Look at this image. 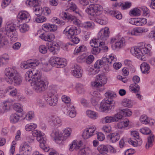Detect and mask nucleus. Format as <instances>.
I'll use <instances>...</instances> for the list:
<instances>
[{"label":"nucleus","mask_w":155,"mask_h":155,"mask_svg":"<svg viewBox=\"0 0 155 155\" xmlns=\"http://www.w3.org/2000/svg\"><path fill=\"white\" fill-rule=\"evenodd\" d=\"M48 48L46 47L45 45H42L39 46V50L41 53L45 54L47 52Z\"/></svg>","instance_id":"obj_58"},{"label":"nucleus","mask_w":155,"mask_h":155,"mask_svg":"<svg viewBox=\"0 0 155 155\" xmlns=\"http://www.w3.org/2000/svg\"><path fill=\"white\" fill-rule=\"evenodd\" d=\"M55 37L54 35L50 34L48 35H46V37L45 39V41L51 42L54 39Z\"/></svg>","instance_id":"obj_63"},{"label":"nucleus","mask_w":155,"mask_h":155,"mask_svg":"<svg viewBox=\"0 0 155 155\" xmlns=\"http://www.w3.org/2000/svg\"><path fill=\"white\" fill-rule=\"evenodd\" d=\"M141 13V12L140 10L137 8H135L130 11L129 14L133 16H138Z\"/></svg>","instance_id":"obj_44"},{"label":"nucleus","mask_w":155,"mask_h":155,"mask_svg":"<svg viewBox=\"0 0 155 155\" xmlns=\"http://www.w3.org/2000/svg\"><path fill=\"white\" fill-rule=\"evenodd\" d=\"M148 31V29L147 28L138 27L134 28L131 32H129V33L132 35L137 36L142 33L147 32Z\"/></svg>","instance_id":"obj_21"},{"label":"nucleus","mask_w":155,"mask_h":155,"mask_svg":"<svg viewBox=\"0 0 155 155\" xmlns=\"http://www.w3.org/2000/svg\"><path fill=\"white\" fill-rule=\"evenodd\" d=\"M37 127V125L36 124L32 123L27 124L25 126V129L26 131H29L35 129Z\"/></svg>","instance_id":"obj_45"},{"label":"nucleus","mask_w":155,"mask_h":155,"mask_svg":"<svg viewBox=\"0 0 155 155\" xmlns=\"http://www.w3.org/2000/svg\"><path fill=\"white\" fill-rule=\"evenodd\" d=\"M103 65H108V64H110L112 61L114 62L116 61V58L112 56L111 54L109 55L108 58L106 57H103L101 60H100Z\"/></svg>","instance_id":"obj_23"},{"label":"nucleus","mask_w":155,"mask_h":155,"mask_svg":"<svg viewBox=\"0 0 155 155\" xmlns=\"http://www.w3.org/2000/svg\"><path fill=\"white\" fill-rule=\"evenodd\" d=\"M68 107H69L71 108V110H69V116L71 118L74 117L76 115V113L74 110V106L71 104H69V106L68 105Z\"/></svg>","instance_id":"obj_47"},{"label":"nucleus","mask_w":155,"mask_h":155,"mask_svg":"<svg viewBox=\"0 0 155 155\" xmlns=\"http://www.w3.org/2000/svg\"><path fill=\"white\" fill-rule=\"evenodd\" d=\"M39 15L38 18H36V21L38 23H41L44 21H45L46 20V18L45 17L43 16Z\"/></svg>","instance_id":"obj_62"},{"label":"nucleus","mask_w":155,"mask_h":155,"mask_svg":"<svg viewBox=\"0 0 155 155\" xmlns=\"http://www.w3.org/2000/svg\"><path fill=\"white\" fill-rule=\"evenodd\" d=\"M129 23L132 25H135L137 26H140V25H141L139 21V19L136 18L130 19Z\"/></svg>","instance_id":"obj_53"},{"label":"nucleus","mask_w":155,"mask_h":155,"mask_svg":"<svg viewBox=\"0 0 155 155\" xmlns=\"http://www.w3.org/2000/svg\"><path fill=\"white\" fill-rule=\"evenodd\" d=\"M120 113H122L123 115L127 117L130 116L132 113L131 110L128 108L120 110Z\"/></svg>","instance_id":"obj_46"},{"label":"nucleus","mask_w":155,"mask_h":155,"mask_svg":"<svg viewBox=\"0 0 155 155\" xmlns=\"http://www.w3.org/2000/svg\"><path fill=\"white\" fill-rule=\"evenodd\" d=\"M39 60L37 59H30L22 63L21 68L26 69L32 67H35L38 66L39 64Z\"/></svg>","instance_id":"obj_13"},{"label":"nucleus","mask_w":155,"mask_h":155,"mask_svg":"<svg viewBox=\"0 0 155 155\" xmlns=\"http://www.w3.org/2000/svg\"><path fill=\"white\" fill-rule=\"evenodd\" d=\"M101 122L104 124L110 123L114 122L113 116H107L103 118L101 120Z\"/></svg>","instance_id":"obj_40"},{"label":"nucleus","mask_w":155,"mask_h":155,"mask_svg":"<svg viewBox=\"0 0 155 155\" xmlns=\"http://www.w3.org/2000/svg\"><path fill=\"white\" fill-rule=\"evenodd\" d=\"M98 46V45H96L92 49L91 52L92 54L97 55L101 52V48Z\"/></svg>","instance_id":"obj_48"},{"label":"nucleus","mask_w":155,"mask_h":155,"mask_svg":"<svg viewBox=\"0 0 155 155\" xmlns=\"http://www.w3.org/2000/svg\"><path fill=\"white\" fill-rule=\"evenodd\" d=\"M41 0H28L26 2L27 5L30 7H33V10L36 13L35 14L38 15H48L51 13L50 9L47 7L43 8L40 9L39 6Z\"/></svg>","instance_id":"obj_3"},{"label":"nucleus","mask_w":155,"mask_h":155,"mask_svg":"<svg viewBox=\"0 0 155 155\" xmlns=\"http://www.w3.org/2000/svg\"><path fill=\"white\" fill-rule=\"evenodd\" d=\"M33 89L37 92L44 91L46 87L45 82L43 79L35 82H31Z\"/></svg>","instance_id":"obj_10"},{"label":"nucleus","mask_w":155,"mask_h":155,"mask_svg":"<svg viewBox=\"0 0 155 155\" xmlns=\"http://www.w3.org/2000/svg\"><path fill=\"white\" fill-rule=\"evenodd\" d=\"M146 46L147 47L138 46L132 48L130 50V52L138 58L145 61L146 60L145 55L149 53L152 48L150 44H147Z\"/></svg>","instance_id":"obj_2"},{"label":"nucleus","mask_w":155,"mask_h":155,"mask_svg":"<svg viewBox=\"0 0 155 155\" xmlns=\"http://www.w3.org/2000/svg\"><path fill=\"white\" fill-rule=\"evenodd\" d=\"M20 30L22 33H24L28 31L29 29L28 25L25 24L20 25L19 27Z\"/></svg>","instance_id":"obj_49"},{"label":"nucleus","mask_w":155,"mask_h":155,"mask_svg":"<svg viewBox=\"0 0 155 155\" xmlns=\"http://www.w3.org/2000/svg\"><path fill=\"white\" fill-rule=\"evenodd\" d=\"M25 79L27 82L31 80L32 82H33L43 79L41 78V74L39 71L32 68L26 72L25 74Z\"/></svg>","instance_id":"obj_5"},{"label":"nucleus","mask_w":155,"mask_h":155,"mask_svg":"<svg viewBox=\"0 0 155 155\" xmlns=\"http://www.w3.org/2000/svg\"><path fill=\"white\" fill-rule=\"evenodd\" d=\"M34 116L33 111H30L26 114L25 118L27 120H30L34 117Z\"/></svg>","instance_id":"obj_60"},{"label":"nucleus","mask_w":155,"mask_h":155,"mask_svg":"<svg viewBox=\"0 0 155 155\" xmlns=\"http://www.w3.org/2000/svg\"><path fill=\"white\" fill-rule=\"evenodd\" d=\"M107 80L105 76L99 74L97 76L96 81L92 85L95 87H99L106 84Z\"/></svg>","instance_id":"obj_14"},{"label":"nucleus","mask_w":155,"mask_h":155,"mask_svg":"<svg viewBox=\"0 0 155 155\" xmlns=\"http://www.w3.org/2000/svg\"><path fill=\"white\" fill-rule=\"evenodd\" d=\"M20 117L19 115L16 113L12 114L9 118L10 122L12 124L16 123L19 121Z\"/></svg>","instance_id":"obj_32"},{"label":"nucleus","mask_w":155,"mask_h":155,"mask_svg":"<svg viewBox=\"0 0 155 155\" xmlns=\"http://www.w3.org/2000/svg\"><path fill=\"white\" fill-rule=\"evenodd\" d=\"M96 128L95 126H91L86 129L83 132L82 136L84 139H87L95 134H97Z\"/></svg>","instance_id":"obj_15"},{"label":"nucleus","mask_w":155,"mask_h":155,"mask_svg":"<svg viewBox=\"0 0 155 155\" xmlns=\"http://www.w3.org/2000/svg\"><path fill=\"white\" fill-rule=\"evenodd\" d=\"M102 9V6L98 5L91 4L86 9L85 11L88 14L94 16L98 15V12H101Z\"/></svg>","instance_id":"obj_11"},{"label":"nucleus","mask_w":155,"mask_h":155,"mask_svg":"<svg viewBox=\"0 0 155 155\" xmlns=\"http://www.w3.org/2000/svg\"><path fill=\"white\" fill-rule=\"evenodd\" d=\"M133 80L134 84L130 85L129 87L131 91L135 93L138 92L140 89V86L137 84L140 81V78L137 76H134L133 78Z\"/></svg>","instance_id":"obj_18"},{"label":"nucleus","mask_w":155,"mask_h":155,"mask_svg":"<svg viewBox=\"0 0 155 155\" xmlns=\"http://www.w3.org/2000/svg\"><path fill=\"white\" fill-rule=\"evenodd\" d=\"M125 40L124 38H122L118 41L116 42L115 44L112 45V48L113 50L119 49L125 46Z\"/></svg>","instance_id":"obj_28"},{"label":"nucleus","mask_w":155,"mask_h":155,"mask_svg":"<svg viewBox=\"0 0 155 155\" xmlns=\"http://www.w3.org/2000/svg\"><path fill=\"white\" fill-rule=\"evenodd\" d=\"M63 131L64 137H63L66 138H66L69 137L71 134V128L67 127Z\"/></svg>","instance_id":"obj_56"},{"label":"nucleus","mask_w":155,"mask_h":155,"mask_svg":"<svg viewBox=\"0 0 155 155\" xmlns=\"http://www.w3.org/2000/svg\"><path fill=\"white\" fill-rule=\"evenodd\" d=\"M82 142L80 141L78 143L77 140H74L72 142V144H74L75 145H73V147L74 149L77 150L79 149L81 146Z\"/></svg>","instance_id":"obj_55"},{"label":"nucleus","mask_w":155,"mask_h":155,"mask_svg":"<svg viewBox=\"0 0 155 155\" xmlns=\"http://www.w3.org/2000/svg\"><path fill=\"white\" fill-rule=\"evenodd\" d=\"M154 136L153 134L150 135L147 138V142L146 144V148L148 149L153 145V143L154 140Z\"/></svg>","instance_id":"obj_31"},{"label":"nucleus","mask_w":155,"mask_h":155,"mask_svg":"<svg viewBox=\"0 0 155 155\" xmlns=\"http://www.w3.org/2000/svg\"><path fill=\"white\" fill-rule=\"evenodd\" d=\"M86 114L89 117L93 119H96L98 117L97 114V113L90 110H87Z\"/></svg>","instance_id":"obj_38"},{"label":"nucleus","mask_w":155,"mask_h":155,"mask_svg":"<svg viewBox=\"0 0 155 155\" xmlns=\"http://www.w3.org/2000/svg\"><path fill=\"white\" fill-rule=\"evenodd\" d=\"M76 87L78 92L80 94L84 93L85 90L84 89L83 85L80 84H78L76 85Z\"/></svg>","instance_id":"obj_52"},{"label":"nucleus","mask_w":155,"mask_h":155,"mask_svg":"<svg viewBox=\"0 0 155 155\" xmlns=\"http://www.w3.org/2000/svg\"><path fill=\"white\" fill-rule=\"evenodd\" d=\"M129 120H127L120 122L117 124V127L118 128L121 129L127 127L129 125Z\"/></svg>","instance_id":"obj_36"},{"label":"nucleus","mask_w":155,"mask_h":155,"mask_svg":"<svg viewBox=\"0 0 155 155\" xmlns=\"http://www.w3.org/2000/svg\"><path fill=\"white\" fill-rule=\"evenodd\" d=\"M97 21L101 25H105L107 23V19L104 16H103L100 18L98 19Z\"/></svg>","instance_id":"obj_59"},{"label":"nucleus","mask_w":155,"mask_h":155,"mask_svg":"<svg viewBox=\"0 0 155 155\" xmlns=\"http://www.w3.org/2000/svg\"><path fill=\"white\" fill-rule=\"evenodd\" d=\"M5 33L11 39V41H15L17 40V34L14 24L11 23L7 25Z\"/></svg>","instance_id":"obj_7"},{"label":"nucleus","mask_w":155,"mask_h":155,"mask_svg":"<svg viewBox=\"0 0 155 155\" xmlns=\"http://www.w3.org/2000/svg\"><path fill=\"white\" fill-rule=\"evenodd\" d=\"M42 28L45 31H54L57 29V25L54 24H50L46 23L43 25L42 26Z\"/></svg>","instance_id":"obj_27"},{"label":"nucleus","mask_w":155,"mask_h":155,"mask_svg":"<svg viewBox=\"0 0 155 155\" xmlns=\"http://www.w3.org/2000/svg\"><path fill=\"white\" fill-rule=\"evenodd\" d=\"M140 69L143 73L147 74L149 73L150 66L146 63L143 62L141 65Z\"/></svg>","instance_id":"obj_33"},{"label":"nucleus","mask_w":155,"mask_h":155,"mask_svg":"<svg viewBox=\"0 0 155 155\" xmlns=\"http://www.w3.org/2000/svg\"><path fill=\"white\" fill-rule=\"evenodd\" d=\"M56 93L55 91L51 90L48 91L44 96L45 100L51 106H55L57 103L58 100Z\"/></svg>","instance_id":"obj_8"},{"label":"nucleus","mask_w":155,"mask_h":155,"mask_svg":"<svg viewBox=\"0 0 155 155\" xmlns=\"http://www.w3.org/2000/svg\"><path fill=\"white\" fill-rule=\"evenodd\" d=\"M59 62L58 67H60L63 68L66 65L67 61V60L64 58H60Z\"/></svg>","instance_id":"obj_50"},{"label":"nucleus","mask_w":155,"mask_h":155,"mask_svg":"<svg viewBox=\"0 0 155 155\" xmlns=\"http://www.w3.org/2000/svg\"><path fill=\"white\" fill-rule=\"evenodd\" d=\"M33 136L36 137L37 140L40 143L41 148L45 152L48 151L49 148L45 146L46 137L45 134L38 130H34L32 131Z\"/></svg>","instance_id":"obj_6"},{"label":"nucleus","mask_w":155,"mask_h":155,"mask_svg":"<svg viewBox=\"0 0 155 155\" xmlns=\"http://www.w3.org/2000/svg\"><path fill=\"white\" fill-rule=\"evenodd\" d=\"M132 136L134 138H130L128 140L129 144L134 147L137 146L138 142H140L139 133L137 131H134L131 132Z\"/></svg>","instance_id":"obj_16"},{"label":"nucleus","mask_w":155,"mask_h":155,"mask_svg":"<svg viewBox=\"0 0 155 155\" xmlns=\"http://www.w3.org/2000/svg\"><path fill=\"white\" fill-rule=\"evenodd\" d=\"M48 49L53 54L55 55L57 54V52L59 50L60 46L57 43L50 44V45L48 46Z\"/></svg>","instance_id":"obj_26"},{"label":"nucleus","mask_w":155,"mask_h":155,"mask_svg":"<svg viewBox=\"0 0 155 155\" xmlns=\"http://www.w3.org/2000/svg\"><path fill=\"white\" fill-rule=\"evenodd\" d=\"M6 81L10 84H14L15 86H19L22 82V78L14 68H8L5 70Z\"/></svg>","instance_id":"obj_1"},{"label":"nucleus","mask_w":155,"mask_h":155,"mask_svg":"<svg viewBox=\"0 0 155 155\" xmlns=\"http://www.w3.org/2000/svg\"><path fill=\"white\" fill-rule=\"evenodd\" d=\"M8 44V41L7 38L1 37L0 34V47H3Z\"/></svg>","instance_id":"obj_51"},{"label":"nucleus","mask_w":155,"mask_h":155,"mask_svg":"<svg viewBox=\"0 0 155 155\" xmlns=\"http://www.w3.org/2000/svg\"><path fill=\"white\" fill-rule=\"evenodd\" d=\"M105 95L107 99L112 98L116 97V94L112 91L107 92L105 94Z\"/></svg>","instance_id":"obj_54"},{"label":"nucleus","mask_w":155,"mask_h":155,"mask_svg":"<svg viewBox=\"0 0 155 155\" xmlns=\"http://www.w3.org/2000/svg\"><path fill=\"white\" fill-rule=\"evenodd\" d=\"M29 15V14L26 12H20L17 16V20L19 22L25 21L28 22L30 20Z\"/></svg>","instance_id":"obj_20"},{"label":"nucleus","mask_w":155,"mask_h":155,"mask_svg":"<svg viewBox=\"0 0 155 155\" xmlns=\"http://www.w3.org/2000/svg\"><path fill=\"white\" fill-rule=\"evenodd\" d=\"M9 60V57L7 54H4L0 56V66H6Z\"/></svg>","instance_id":"obj_29"},{"label":"nucleus","mask_w":155,"mask_h":155,"mask_svg":"<svg viewBox=\"0 0 155 155\" xmlns=\"http://www.w3.org/2000/svg\"><path fill=\"white\" fill-rule=\"evenodd\" d=\"M90 45L92 47H94L96 45H98L99 44V46L100 47L103 45H104L105 43L104 42H101V41H98V40L96 39H92L90 42Z\"/></svg>","instance_id":"obj_34"},{"label":"nucleus","mask_w":155,"mask_h":155,"mask_svg":"<svg viewBox=\"0 0 155 155\" xmlns=\"http://www.w3.org/2000/svg\"><path fill=\"white\" fill-rule=\"evenodd\" d=\"M82 71L80 67L76 64L74 65L73 70L72 71V74L75 77L79 78L82 76Z\"/></svg>","instance_id":"obj_25"},{"label":"nucleus","mask_w":155,"mask_h":155,"mask_svg":"<svg viewBox=\"0 0 155 155\" xmlns=\"http://www.w3.org/2000/svg\"><path fill=\"white\" fill-rule=\"evenodd\" d=\"M86 49V47L84 45H81L79 47L76 48L74 51V54L75 55H77L81 52L85 51Z\"/></svg>","instance_id":"obj_41"},{"label":"nucleus","mask_w":155,"mask_h":155,"mask_svg":"<svg viewBox=\"0 0 155 155\" xmlns=\"http://www.w3.org/2000/svg\"><path fill=\"white\" fill-rule=\"evenodd\" d=\"M140 131L143 134L147 135L150 134L151 132V130L148 127H144L140 129Z\"/></svg>","instance_id":"obj_61"},{"label":"nucleus","mask_w":155,"mask_h":155,"mask_svg":"<svg viewBox=\"0 0 155 155\" xmlns=\"http://www.w3.org/2000/svg\"><path fill=\"white\" fill-rule=\"evenodd\" d=\"M21 150L23 155H29L31 153L32 149L27 143L25 142L21 145Z\"/></svg>","instance_id":"obj_22"},{"label":"nucleus","mask_w":155,"mask_h":155,"mask_svg":"<svg viewBox=\"0 0 155 155\" xmlns=\"http://www.w3.org/2000/svg\"><path fill=\"white\" fill-rule=\"evenodd\" d=\"M122 105L124 107L131 108L133 106V104L131 100L127 99H124L122 102Z\"/></svg>","instance_id":"obj_35"},{"label":"nucleus","mask_w":155,"mask_h":155,"mask_svg":"<svg viewBox=\"0 0 155 155\" xmlns=\"http://www.w3.org/2000/svg\"><path fill=\"white\" fill-rule=\"evenodd\" d=\"M50 135L58 144L61 143L62 141L66 140V138L62 137V134H59V131L57 128H52Z\"/></svg>","instance_id":"obj_9"},{"label":"nucleus","mask_w":155,"mask_h":155,"mask_svg":"<svg viewBox=\"0 0 155 155\" xmlns=\"http://www.w3.org/2000/svg\"><path fill=\"white\" fill-rule=\"evenodd\" d=\"M120 137L119 134L117 133H112L108 136V138L113 143L117 141L119 139Z\"/></svg>","instance_id":"obj_30"},{"label":"nucleus","mask_w":155,"mask_h":155,"mask_svg":"<svg viewBox=\"0 0 155 155\" xmlns=\"http://www.w3.org/2000/svg\"><path fill=\"white\" fill-rule=\"evenodd\" d=\"M94 59V58L93 55H90L87 58L86 60V63L88 64H90L93 61Z\"/></svg>","instance_id":"obj_64"},{"label":"nucleus","mask_w":155,"mask_h":155,"mask_svg":"<svg viewBox=\"0 0 155 155\" xmlns=\"http://www.w3.org/2000/svg\"><path fill=\"white\" fill-rule=\"evenodd\" d=\"M13 102V100L9 99L4 101L2 104V112H7L9 110L12 103Z\"/></svg>","instance_id":"obj_24"},{"label":"nucleus","mask_w":155,"mask_h":155,"mask_svg":"<svg viewBox=\"0 0 155 155\" xmlns=\"http://www.w3.org/2000/svg\"><path fill=\"white\" fill-rule=\"evenodd\" d=\"M107 145H101L97 148V150L101 154L106 153L108 152Z\"/></svg>","instance_id":"obj_39"},{"label":"nucleus","mask_w":155,"mask_h":155,"mask_svg":"<svg viewBox=\"0 0 155 155\" xmlns=\"http://www.w3.org/2000/svg\"><path fill=\"white\" fill-rule=\"evenodd\" d=\"M115 104V102L113 100L106 98L102 101L99 106L96 107V109L97 111L105 112L109 110H113Z\"/></svg>","instance_id":"obj_4"},{"label":"nucleus","mask_w":155,"mask_h":155,"mask_svg":"<svg viewBox=\"0 0 155 155\" xmlns=\"http://www.w3.org/2000/svg\"><path fill=\"white\" fill-rule=\"evenodd\" d=\"M79 33L76 27H70L69 26H67L63 31V34L66 36L68 39L72 38L75 35H78Z\"/></svg>","instance_id":"obj_12"},{"label":"nucleus","mask_w":155,"mask_h":155,"mask_svg":"<svg viewBox=\"0 0 155 155\" xmlns=\"http://www.w3.org/2000/svg\"><path fill=\"white\" fill-rule=\"evenodd\" d=\"M51 124L52 126H60L62 124V122L60 118L58 117H55L52 119Z\"/></svg>","instance_id":"obj_37"},{"label":"nucleus","mask_w":155,"mask_h":155,"mask_svg":"<svg viewBox=\"0 0 155 155\" xmlns=\"http://www.w3.org/2000/svg\"><path fill=\"white\" fill-rule=\"evenodd\" d=\"M119 110L118 112L115 114L113 116V118L114 122L118 121L121 119L123 117V115L122 114V113H120V110Z\"/></svg>","instance_id":"obj_43"},{"label":"nucleus","mask_w":155,"mask_h":155,"mask_svg":"<svg viewBox=\"0 0 155 155\" xmlns=\"http://www.w3.org/2000/svg\"><path fill=\"white\" fill-rule=\"evenodd\" d=\"M63 15L65 19H67L69 21L72 22L74 25L78 26L80 25L81 21L79 19H77L74 16L67 12H64Z\"/></svg>","instance_id":"obj_19"},{"label":"nucleus","mask_w":155,"mask_h":155,"mask_svg":"<svg viewBox=\"0 0 155 155\" xmlns=\"http://www.w3.org/2000/svg\"><path fill=\"white\" fill-rule=\"evenodd\" d=\"M140 121L143 124H148L149 120L146 115H142L140 118Z\"/></svg>","instance_id":"obj_57"},{"label":"nucleus","mask_w":155,"mask_h":155,"mask_svg":"<svg viewBox=\"0 0 155 155\" xmlns=\"http://www.w3.org/2000/svg\"><path fill=\"white\" fill-rule=\"evenodd\" d=\"M109 29L108 28H105L101 29L98 34V41L101 40V42L106 40L109 37Z\"/></svg>","instance_id":"obj_17"},{"label":"nucleus","mask_w":155,"mask_h":155,"mask_svg":"<svg viewBox=\"0 0 155 155\" xmlns=\"http://www.w3.org/2000/svg\"><path fill=\"white\" fill-rule=\"evenodd\" d=\"M13 106L14 110L18 113H21L23 110V107L19 103L14 104Z\"/></svg>","instance_id":"obj_42"}]
</instances>
